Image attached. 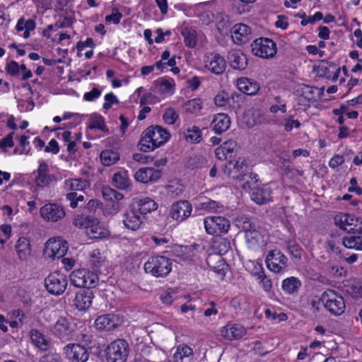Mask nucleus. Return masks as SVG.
Returning <instances> with one entry per match:
<instances>
[{
  "label": "nucleus",
  "mask_w": 362,
  "mask_h": 362,
  "mask_svg": "<svg viewBox=\"0 0 362 362\" xmlns=\"http://www.w3.org/2000/svg\"><path fill=\"white\" fill-rule=\"evenodd\" d=\"M170 137V133L158 125L148 127L142 132L139 142V150L148 152L164 144Z\"/></svg>",
  "instance_id": "f257e3e1"
},
{
  "label": "nucleus",
  "mask_w": 362,
  "mask_h": 362,
  "mask_svg": "<svg viewBox=\"0 0 362 362\" xmlns=\"http://www.w3.org/2000/svg\"><path fill=\"white\" fill-rule=\"evenodd\" d=\"M171 261L164 256H152L144 264V270L155 277L166 276L172 270Z\"/></svg>",
  "instance_id": "f03ea898"
},
{
  "label": "nucleus",
  "mask_w": 362,
  "mask_h": 362,
  "mask_svg": "<svg viewBox=\"0 0 362 362\" xmlns=\"http://www.w3.org/2000/svg\"><path fill=\"white\" fill-rule=\"evenodd\" d=\"M129 351L128 342L124 339H117L106 348V360L107 362H126Z\"/></svg>",
  "instance_id": "7ed1b4c3"
},
{
  "label": "nucleus",
  "mask_w": 362,
  "mask_h": 362,
  "mask_svg": "<svg viewBox=\"0 0 362 362\" xmlns=\"http://www.w3.org/2000/svg\"><path fill=\"white\" fill-rule=\"evenodd\" d=\"M320 300L325 308L332 315H340L345 310L344 298L334 290L325 291L320 297Z\"/></svg>",
  "instance_id": "20e7f679"
},
{
  "label": "nucleus",
  "mask_w": 362,
  "mask_h": 362,
  "mask_svg": "<svg viewBox=\"0 0 362 362\" xmlns=\"http://www.w3.org/2000/svg\"><path fill=\"white\" fill-rule=\"evenodd\" d=\"M88 186V182L83 179H71L65 181V187L73 191L66 195V198L69 201L70 206L72 209L76 208L80 202L84 201V196L76 191H83Z\"/></svg>",
  "instance_id": "39448f33"
},
{
  "label": "nucleus",
  "mask_w": 362,
  "mask_h": 362,
  "mask_svg": "<svg viewBox=\"0 0 362 362\" xmlns=\"http://www.w3.org/2000/svg\"><path fill=\"white\" fill-rule=\"evenodd\" d=\"M70 281L76 287L94 288L98 282V277L93 272L85 269L73 271L69 276Z\"/></svg>",
  "instance_id": "423d86ee"
},
{
  "label": "nucleus",
  "mask_w": 362,
  "mask_h": 362,
  "mask_svg": "<svg viewBox=\"0 0 362 362\" xmlns=\"http://www.w3.org/2000/svg\"><path fill=\"white\" fill-rule=\"evenodd\" d=\"M206 232L211 235L218 236L228 232L230 223L223 216H208L204 219Z\"/></svg>",
  "instance_id": "0eeeda50"
},
{
  "label": "nucleus",
  "mask_w": 362,
  "mask_h": 362,
  "mask_svg": "<svg viewBox=\"0 0 362 362\" xmlns=\"http://www.w3.org/2000/svg\"><path fill=\"white\" fill-rule=\"evenodd\" d=\"M252 53L262 58H269L276 53V43L269 38L256 39L251 44Z\"/></svg>",
  "instance_id": "6e6552de"
},
{
  "label": "nucleus",
  "mask_w": 362,
  "mask_h": 362,
  "mask_svg": "<svg viewBox=\"0 0 362 362\" xmlns=\"http://www.w3.org/2000/svg\"><path fill=\"white\" fill-rule=\"evenodd\" d=\"M67 284L68 281L66 276L59 272L52 273L45 279V286L47 291L55 296L63 293Z\"/></svg>",
  "instance_id": "1a4fd4ad"
},
{
  "label": "nucleus",
  "mask_w": 362,
  "mask_h": 362,
  "mask_svg": "<svg viewBox=\"0 0 362 362\" xmlns=\"http://www.w3.org/2000/svg\"><path fill=\"white\" fill-rule=\"evenodd\" d=\"M67 243L61 238L49 239L45 243L44 250L45 255L49 258L59 259L67 252Z\"/></svg>",
  "instance_id": "9d476101"
},
{
  "label": "nucleus",
  "mask_w": 362,
  "mask_h": 362,
  "mask_svg": "<svg viewBox=\"0 0 362 362\" xmlns=\"http://www.w3.org/2000/svg\"><path fill=\"white\" fill-rule=\"evenodd\" d=\"M287 261V257L279 250L269 251L265 259L268 269L275 273L284 272L288 266Z\"/></svg>",
  "instance_id": "9b49d317"
},
{
  "label": "nucleus",
  "mask_w": 362,
  "mask_h": 362,
  "mask_svg": "<svg viewBox=\"0 0 362 362\" xmlns=\"http://www.w3.org/2000/svg\"><path fill=\"white\" fill-rule=\"evenodd\" d=\"M66 358L71 362H86L89 358L88 350L78 344H69L64 348Z\"/></svg>",
  "instance_id": "f8f14e48"
},
{
  "label": "nucleus",
  "mask_w": 362,
  "mask_h": 362,
  "mask_svg": "<svg viewBox=\"0 0 362 362\" xmlns=\"http://www.w3.org/2000/svg\"><path fill=\"white\" fill-rule=\"evenodd\" d=\"M192 204L187 200H180L173 204L170 208V216L174 220L183 221L192 213Z\"/></svg>",
  "instance_id": "ddd939ff"
},
{
  "label": "nucleus",
  "mask_w": 362,
  "mask_h": 362,
  "mask_svg": "<svg viewBox=\"0 0 362 362\" xmlns=\"http://www.w3.org/2000/svg\"><path fill=\"white\" fill-rule=\"evenodd\" d=\"M42 218L47 221L57 222L65 216L64 208L57 204H46L40 210Z\"/></svg>",
  "instance_id": "4468645a"
},
{
  "label": "nucleus",
  "mask_w": 362,
  "mask_h": 362,
  "mask_svg": "<svg viewBox=\"0 0 362 362\" xmlns=\"http://www.w3.org/2000/svg\"><path fill=\"white\" fill-rule=\"evenodd\" d=\"M205 68L216 75L222 74L226 68L225 59L218 54H209L204 58Z\"/></svg>",
  "instance_id": "2eb2a0df"
},
{
  "label": "nucleus",
  "mask_w": 362,
  "mask_h": 362,
  "mask_svg": "<svg viewBox=\"0 0 362 362\" xmlns=\"http://www.w3.org/2000/svg\"><path fill=\"white\" fill-rule=\"evenodd\" d=\"M90 288L80 290L76 293L74 302L78 310H86L91 306L94 294Z\"/></svg>",
  "instance_id": "dca6fc26"
},
{
  "label": "nucleus",
  "mask_w": 362,
  "mask_h": 362,
  "mask_svg": "<svg viewBox=\"0 0 362 362\" xmlns=\"http://www.w3.org/2000/svg\"><path fill=\"white\" fill-rule=\"evenodd\" d=\"M95 327L99 330L111 331L119 325V319L117 315L112 314L103 315L97 317L95 321Z\"/></svg>",
  "instance_id": "f3484780"
},
{
  "label": "nucleus",
  "mask_w": 362,
  "mask_h": 362,
  "mask_svg": "<svg viewBox=\"0 0 362 362\" xmlns=\"http://www.w3.org/2000/svg\"><path fill=\"white\" fill-rule=\"evenodd\" d=\"M251 29L245 24L240 23L233 26L232 38L235 43L241 45L248 42L250 40Z\"/></svg>",
  "instance_id": "a211bd4d"
},
{
  "label": "nucleus",
  "mask_w": 362,
  "mask_h": 362,
  "mask_svg": "<svg viewBox=\"0 0 362 362\" xmlns=\"http://www.w3.org/2000/svg\"><path fill=\"white\" fill-rule=\"evenodd\" d=\"M162 175L158 169L153 168H142L137 170L134 175L135 179L142 183L157 181Z\"/></svg>",
  "instance_id": "6ab92c4d"
},
{
  "label": "nucleus",
  "mask_w": 362,
  "mask_h": 362,
  "mask_svg": "<svg viewBox=\"0 0 362 362\" xmlns=\"http://www.w3.org/2000/svg\"><path fill=\"white\" fill-rule=\"evenodd\" d=\"M122 222L127 229L136 230L143 223L142 218L136 209L132 208L123 215Z\"/></svg>",
  "instance_id": "aec40b11"
},
{
  "label": "nucleus",
  "mask_w": 362,
  "mask_h": 362,
  "mask_svg": "<svg viewBox=\"0 0 362 362\" xmlns=\"http://www.w3.org/2000/svg\"><path fill=\"white\" fill-rule=\"evenodd\" d=\"M221 336L228 340L238 339L246 334L245 328L240 324H228L221 331Z\"/></svg>",
  "instance_id": "412c9836"
},
{
  "label": "nucleus",
  "mask_w": 362,
  "mask_h": 362,
  "mask_svg": "<svg viewBox=\"0 0 362 362\" xmlns=\"http://www.w3.org/2000/svg\"><path fill=\"white\" fill-rule=\"evenodd\" d=\"M230 123V118L227 114L219 113L214 115L211 127L216 134H221L229 129Z\"/></svg>",
  "instance_id": "4be33fe9"
},
{
  "label": "nucleus",
  "mask_w": 362,
  "mask_h": 362,
  "mask_svg": "<svg viewBox=\"0 0 362 362\" xmlns=\"http://www.w3.org/2000/svg\"><path fill=\"white\" fill-rule=\"evenodd\" d=\"M228 61L233 69L242 71L247 66V59L240 50L230 51L228 55Z\"/></svg>",
  "instance_id": "5701e85b"
},
{
  "label": "nucleus",
  "mask_w": 362,
  "mask_h": 362,
  "mask_svg": "<svg viewBox=\"0 0 362 362\" xmlns=\"http://www.w3.org/2000/svg\"><path fill=\"white\" fill-rule=\"evenodd\" d=\"M52 332L60 339H69L71 333L69 320L65 317H59L54 325Z\"/></svg>",
  "instance_id": "b1692460"
},
{
  "label": "nucleus",
  "mask_w": 362,
  "mask_h": 362,
  "mask_svg": "<svg viewBox=\"0 0 362 362\" xmlns=\"http://www.w3.org/2000/svg\"><path fill=\"white\" fill-rule=\"evenodd\" d=\"M238 88L247 95H255L259 90V85L255 81L243 77L237 80Z\"/></svg>",
  "instance_id": "393cba45"
},
{
  "label": "nucleus",
  "mask_w": 362,
  "mask_h": 362,
  "mask_svg": "<svg viewBox=\"0 0 362 362\" xmlns=\"http://www.w3.org/2000/svg\"><path fill=\"white\" fill-rule=\"evenodd\" d=\"M271 192L269 187H253L251 199L258 204H264L271 200Z\"/></svg>",
  "instance_id": "a878e982"
},
{
  "label": "nucleus",
  "mask_w": 362,
  "mask_h": 362,
  "mask_svg": "<svg viewBox=\"0 0 362 362\" xmlns=\"http://www.w3.org/2000/svg\"><path fill=\"white\" fill-rule=\"evenodd\" d=\"M99 223L94 217L84 215H77L74 217L73 224L80 228H90L91 232H95L93 228Z\"/></svg>",
  "instance_id": "bb28decb"
},
{
  "label": "nucleus",
  "mask_w": 362,
  "mask_h": 362,
  "mask_svg": "<svg viewBox=\"0 0 362 362\" xmlns=\"http://www.w3.org/2000/svg\"><path fill=\"white\" fill-rule=\"evenodd\" d=\"M139 214H146L158 209V204L149 197H144L136 202Z\"/></svg>",
  "instance_id": "cd10ccee"
},
{
  "label": "nucleus",
  "mask_w": 362,
  "mask_h": 362,
  "mask_svg": "<svg viewBox=\"0 0 362 362\" xmlns=\"http://www.w3.org/2000/svg\"><path fill=\"white\" fill-rule=\"evenodd\" d=\"M317 88L306 84H300L296 89V94L298 96L302 97L307 102L315 100V91Z\"/></svg>",
  "instance_id": "c85d7f7f"
},
{
  "label": "nucleus",
  "mask_w": 362,
  "mask_h": 362,
  "mask_svg": "<svg viewBox=\"0 0 362 362\" xmlns=\"http://www.w3.org/2000/svg\"><path fill=\"white\" fill-rule=\"evenodd\" d=\"M346 218V214H339L334 218V224L339 227L341 229L346 230L349 233H362V221H361V226L358 228H347L345 227V221Z\"/></svg>",
  "instance_id": "c756f323"
},
{
  "label": "nucleus",
  "mask_w": 362,
  "mask_h": 362,
  "mask_svg": "<svg viewBox=\"0 0 362 362\" xmlns=\"http://www.w3.org/2000/svg\"><path fill=\"white\" fill-rule=\"evenodd\" d=\"M30 339L32 342L40 349L42 351L47 350L49 348V342L45 336L37 329H32L30 332Z\"/></svg>",
  "instance_id": "7c9ffc66"
},
{
  "label": "nucleus",
  "mask_w": 362,
  "mask_h": 362,
  "mask_svg": "<svg viewBox=\"0 0 362 362\" xmlns=\"http://www.w3.org/2000/svg\"><path fill=\"white\" fill-rule=\"evenodd\" d=\"M300 286V281L294 276L287 278L282 282V289L288 294L296 293Z\"/></svg>",
  "instance_id": "2f4dec72"
},
{
  "label": "nucleus",
  "mask_w": 362,
  "mask_h": 362,
  "mask_svg": "<svg viewBox=\"0 0 362 362\" xmlns=\"http://www.w3.org/2000/svg\"><path fill=\"white\" fill-rule=\"evenodd\" d=\"M15 247L19 259H25L30 252L29 240L25 237H21L18 240Z\"/></svg>",
  "instance_id": "473e14b6"
},
{
  "label": "nucleus",
  "mask_w": 362,
  "mask_h": 362,
  "mask_svg": "<svg viewBox=\"0 0 362 362\" xmlns=\"http://www.w3.org/2000/svg\"><path fill=\"white\" fill-rule=\"evenodd\" d=\"M112 184L117 189H127L130 184L127 172L115 173L112 177Z\"/></svg>",
  "instance_id": "72a5a7b5"
},
{
  "label": "nucleus",
  "mask_w": 362,
  "mask_h": 362,
  "mask_svg": "<svg viewBox=\"0 0 362 362\" xmlns=\"http://www.w3.org/2000/svg\"><path fill=\"white\" fill-rule=\"evenodd\" d=\"M257 174L250 173L249 174H244L240 176H237L240 181L243 182L241 186L245 190H252L253 187H258V180L257 178Z\"/></svg>",
  "instance_id": "f704fd0d"
},
{
  "label": "nucleus",
  "mask_w": 362,
  "mask_h": 362,
  "mask_svg": "<svg viewBox=\"0 0 362 362\" xmlns=\"http://www.w3.org/2000/svg\"><path fill=\"white\" fill-rule=\"evenodd\" d=\"M100 157L102 164L105 166H110L119 159V153L112 150L103 151Z\"/></svg>",
  "instance_id": "c9c22d12"
},
{
  "label": "nucleus",
  "mask_w": 362,
  "mask_h": 362,
  "mask_svg": "<svg viewBox=\"0 0 362 362\" xmlns=\"http://www.w3.org/2000/svg\"><path fill=\"white\" fill-rule=\"evenodd\" d=\"M206 263L212 270L221 275H223V268H220L221 266H223V259L219 255H209L206 258Z\"/></svg>",
  "instance_id": "e433bc0d"
},
{
  "label": "nucleus",
  "mask_w": 362,
  "mask_h": 362,
  "mask_svg": "<svg viewBox=\"0 0 362 362\" xmlns=\"http://www.w3.org/2000/svg\"><path fill=\"white\" fill-rule=\"evenodd\" d=\"M342 243L347 248L362 250V236L361 235L344 237Z\"/></svg>",
  "instance_id": "4c0bfd02"
},
{
  "label": "nucleus",
  "mask_w": 362,
  "mask_h": 362,
  "mask_svg": "<svg viewBox=\"0 0 362 362\" xmlns=\"http://www.w3.org/2000/svg\"><path fill=\"white\" fill-rule=\"evenodd\" d=\"M245 238L248 246L250 247H255L259 244L261 240H262L263 235L256 228L252 229V231L247 232L245 234Z\"/></svg>",
  "instance_id": "58836bf2"
},
{
  "label": "nucleus",
  "mask_w": 362,
  "mask_h": 362,
  "mask_svg": "<svg viewBox=\"0 0 362 362\" xmlns=\"http://www.w3.org/2000/svg\"><path fill=\"white\" fill-rule=\"evenodd\" d=\"M88 128L90 129H98L103 132H109L106 127L104 118L102 116L96 114L91 115L90 123L88 126Z\"/></svg>",
  "instance_id": "ea45409f"
},
{
  "label": "nucleus",
  "mask_w": 362,
  "mask_h": 362,
  "mask_svg": "<svg viewBox=\"0 0 362 362\" xmlns=\"http://www.w3.org/2000/svg\"><path fill=\"white\" fill-rule=\"evenodd\" d=\"M174 253L185 261H191L194 256V252L188 246L177 247L174 250Z\"/></svg>",
  "instance_id": "a19ab883"
},
{
  "label": "nucleus",
  "mask_w": 362,
  "mask_h": 362,
  "mask_svg": "<svg viewBox=\"0 0 362 362\" xmlns=\"http://www.w3.org/2000/svg\"><path fill=\"white\" fill-rule=\"evenodd\" d=\"M184 37V42L187 47L193 48L197 45L196 32L188 28H184L181 33Z\"/></svg>",
  "instance_id": "79ce46f5"
},
{
  "label": "nucleus",
  "mask_w": 362,
  "mask_h": 362,
  "mask_svg": "<svg viewBox=\"0 0 362 362\" xmlns=\"http://www.w3.org/2000/svg\"><path fill=\"white\" fill-rule=\"evenodd\" d=\"M185 137L187 141L192 143H199L202 138V132L199 127L193 126L191 129H188L185 132Z\"/></svg>",
  "instance_id": "37998d69"
},
{
  "label": "nucleus",
  "mask_w": 362,
  "mask_h": 362,
  "mask_svg": "<svg viewBox=\"0 0 362 362\" xmlns=\"http://www.w3.org/2000/svg\"><path fill=\"white\" fill-rule=\"evenodd\" d=\"M334 64L327 61H322L317 66V71L320 76H324L326 78H331L332 72L331 68H334Z\"/></svg>",
  "instance_id": "c03bdc74"
},
{
  "label": "nucleus",
  "mask_w": 362,
  "mask_h": 362,
  "mask_svg": "<svg viewBox=\"0 0 362 362\" xmlns=\"http://www.w3.org/2000/svg\"><path fill=\"white\" fill-rule=\"evenodd\" d=\"M221 146L223 147L225 153L228 155L229 159L234 157L235 153L240 149V146L238 145V144L233 140H228L226 141L223 145H221Z\"/></svg>",
  "instance_id": "a18cd8bd"
},
{
  "label": "nucleus",
  "mask_w": 362,
  "mask_h": 362,
  "mask_svg": "<svg viewBox=\"0 0 362 362\" xmlns=\"http://www.w3.org/2000/svg\"><path fill=\"white\" fill-rule=\"evenodd\" d=\"M200 209L209 212L221 211L223 209V205L220 202L214 200H209L200 204Z\"/></svg>",
  "instance_id": "49530a36"
},
{
  "label": "nucleus",
  "mask_w": 362,
  "mask_h": 362,
  "mask_svg": "<svg viewBox=\"0 0 362 362\" xmlns=\"http://www.w3.org/2000/svg\"><path fill=\"white\" fill-rule=\"evenodd\" d=\"M173 81L172 79L161 78L158 80L159 90L164 94H173L174 92Z\"/></svg>",
  "instance_id": "de8ad7c7"
},
{
  "label": "nucleus",
  "mask_w": 362,
  "mask_h": 362,
  "mask_svg": "<svg viewBox=\"0 0 362 362\" xmlns=\"http://www.w3.org/2000/svg\"><path fill=\"white\" fill-rule=\"evenodd\" d=\"M193 354V350L191 347L187 345H180L178 346L176 353L174 355V357L177 360H182L184 357H189Z\"/></svg>",
  "instance_id": "09e8293b"
},
{
  "label": "nucleus",
  "mask_w": 362,
  "mask_h": 362,
  "mask_svg": "<svg viewBox=\"0 0 362 362\" xmlns=\"http://www.w3.org/2000/svg\"><path fill=\"white\" fill-rule=\"evenodd\" d=\"M185 109L187 112L194 113L202 109V102L199 98H194L187 101L185 104Z\"/></svg>",
  "instance_id": "8fccbe9b"
},
{
  "label": "nucleus",
  "mask_w": 362,
  "mask_h": 362,
  "mask_svg": "<svg viewBox=\"0 0 362 362\" xmlns=\"http://www.w3.org/2000/svg\"><path fill=\"white\" fill-rule=\"evenodd\" d=\"M52 181V175L48 173L37 172V176L35 178V184L38 187H44Z\"/></svg>",
  "instance_id": "3c124183"
},
{
  "label": "nucleus",
  "mask_w": 362,
  "mask_h": 362,
  "mask_svg": "<svg viewBox=\"0 0 362 362\" xmlns=\"http://www.w3.org/2000/svg\"><path fill=\"white\" fill-rule=\"evenodd\" d=\"M177 118L178 114L176 112L175 109L171 107L168 108L163 115V120L168 124H174Z\"/></svg>",
  "instance_id": "603ef678"
},
{
  "label": "nucleus",
  "mask_w": 362,
  "mask_h": 362,
  "mask_svg": "<svg viewBox=\"0 0 362 362\" xmlns=\"http://www.w3.org/2000/svg\"><path fill=\"white\" fill-rule=\"evenodd\" d=\"M347 292L352 296V298L358 299L362 298V283L354 284L349 287Z\"/></svg>",
  "instance_id": "864d4df0"
},
{
  "label": "nucleus",
  "mask_w": 362,
  "mask_h": 362,
  "mask_svg": "<svg viewBox=\"0 0 362 362\" xmlns=\"http://www.w3.org/2000/svg\"><path fill=\"white\" fill-rule=\"evenodd\" d=\"M238 226L242 228V230L246 234L247 232L252 231V229L256 228V226L254 223L250 221V220L247 217H242L241 220L239 221Z\"/></svg>",
  "instance_id": "5fc2aeb1"
},
{
  "label": "nucleus",
  "mask_w": 362,
  "mask_h": 362,
  "mask_svg": "<svg viewBox=\"0 0 362 362\" xmlns=\"http://www.w3.org/2000/svg\"><path fill=\"white\" fill-rule=\"evenodd\" d=\"M122 18V14L119 11L117 8L114 7L112 9V13L110 15L106 16L105 21H112L114 24H119Z\"/></svg>",
  "instance_id": "6e6d98bb"
},
{
  "label": "nucleus",
  "mask_w": 362,
  "mask_h": 362,
  "mask_svg": "<svg viewBox=\"0 0 362 362\" xmlns=\"http://www.w3.org/2000/svg\"><path fill=\"white\" fill-rule=\"evenodd\" d=\"M360 218L356 217L354 215L346 214V218L345 221V227L350 228H358L361 226Z\"/></svg>",
  "instance_id": "4d7b16f0"
},
{
  "label": "nucleus",
  "mask_w": 362,
  "mask_h": 362,
  "mask_svg": "<svg viewBox=\"0 0 362 362\" xmlns=\"http://www.w3.org/2000/svg\"><path fill=\"white\" fill-rule=\"evenodd\" d=\"M214 101L217 106H225L229 101V95L227 93L223 91L215 96Z\"/></svg>",
  "instance_id": "13d9d810"
},
{
  "label": "nucleus",
  "mask_w": 362,
  "mask_h": 362,
  "mask_svg": "<svg viewBox=\"0 0 362 362\" xmlns=\"http://www.w3.org/2000/svg\"><path fill=\"white\" fill-rule=\"evenodd\" d=\"M105 103L103 104V108L105 110H109L113 104H118L119 103L117 97L112 93L106 94L105 95Z\"/></svg>",
  "instance_id": "bf43d9fd"
},
{
  "label": "nucleus",
  "mask_w": 362,
  "mask_h": 362,
  "mask_svg": "<svg viewBox=\"0 0 362 362\" xmlns=\"http://www.w3.org/2000/svg\"><path fill=\"white\" fill-rule=\"evenodd\" d=\"M39 362H62V359L59 354L56 353H48L42 356Z\"/></svg>",
  "instance_id": "052dcab7"
},
{
  "label": "nucleus",
  "mask_w": 362,
  "mask_h": 362,
  "mask_svg": "<svg viewBox=\"0 0 362 362\" xmlns=\"http://www.w3.org/2000/svg\"><path fill=\"white\" fill-rule=\"evenodd\" d=\"M101 95V90L98 88H93L90 91L83 95V99L86 101H93L99 98Z\"/></svg>",
  "instance_id": "680f3d73"
},
{
  "label": "nucleus",
  "mask_w": 362,
  "mask_h": 362,
  "mask_svg": "<svg viewBox=\"0 0 362 362\" xmlns=\"http://www.w3.org/2000/svg\"><path fill=\"white\" fill-rule=\"evenodd\" d=\"M6 71L11 76H17L19 74V65L15 61L10 62L6 66Z\"/></svg>",
  "instance_id": "e2e57ef3"
},
{
  "label": "nucleus",
  "mask_w": 362,
  "mask_h": 362,
  "mask_svg": "<svg viewBox=\"0 0 362 362\" xmlns=\"http://www.w3.org/2000/svg\"><path fill=\"white\" fill-rule=\"evenodd\" d=\"M300 127V122L298 120H295L293 118V116H290L286 120V123L284 124V129L286 132H291L293 127L299 128Z\"/></svg>",
  "instance_id": "0e129e2a"
},
{
  "label": "nucleus",
  "mask_w": 362,
  "mask_h": 362,
  "mask_svg": "<svg viewBox=\"0 0 362 362\" xmlns=\"http://www.w3.org/2000/svg\"><path fill=\"white\" fill-rule=\"evenodd\" d=\"M95 46V44L94 43L93 39L88 37L85 41H78L76 45V49L78 52H81V50L86 47L94 48Z\"/></svg>",
  "instance_id": "69168bd1"
},
{
  "label": "nucleus",
  "mask_w": 362,
  "mask_h": 362,
  "mask_svg": "<svg viewBox=\"0 0 362 362\" xmlns=\"http://www.w3.org/2000/svg\"><path fill=\"white\" fill-rule=\"evenodd\" d=\"M288 250L289 253L296 259L301 258V250L300 247L296 244H288Z\"/></svg>",
  "instance_id": "338daca9"
},
{
  "label": "nucleus",
  "mask_w": 362,
  "mask_h": 362,
  "mask_svg": "<svg viewBox=\"0 0 362 362\" xmlns=\"http://www.w3.org/2000/svg\"><path fill=\"white\" fill-rule=\"evenodd\" d=\"M45 151L47 153L52 152L54 154L58 153L59 151V146L57 141L54 139H51L49 142V146H45Z\"/></svg>",
  "instance_id": "774afa93"
}]
</instances>
